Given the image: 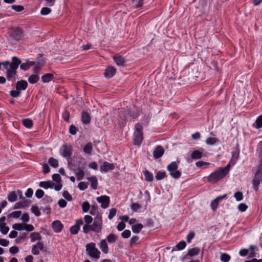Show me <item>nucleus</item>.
<instances>
[{
  "label": "nucleus",
  "mask_w": 262,
  "mask_h": 262,
  "mask_svg": "<svg viewBox=\"0 0 262 262\" xmlns=\"http://www.w3.org/2000/svg\"><path fill=\"white\" fill-rule=\"evenodd\" d=\"M9 201L13 202L17 200V194L15 191H11L8 195Z\"/></svg>",
  "instance_id": "34"
},
{
  "label": "nucleus",
  "mask_w": 262,
  "mask_h": 262,
  "mask_svg": "<svg viewBox=\"0 0 262 262\" xmlns=\"http://www.w3.org/2000/svg\"><path fill=\"white\" fill-rule=\"evenodd\" d=\"M88 183L84 182H81L78 184V187L81 190H84L88 188Z\"/></svg>",
  "instance_id": "46"
},
{
  "label": "nucleus",
  "mask_w": 262,
  "mask_h": 262,
  "mask_svg": "<svg viewBox=\"0 0 262 262\" xmlns=\"http://www.w3.org/2000/svg\"><path fill=\"white\" fill-rule=\"evenodd\" d=\"M230 257L226 253H223L221 255V260L223 262H228L229 261Z\"/></svg>",
  "instance_id": "47"
},
{
  "label": "nucleus",
  "mask_w": 262,
  "mask_h": 262,
  "mask_svg": "<svg viewBox=\"0 0 262 262\" xmlns=\"http://www.w3.org/2000/svg\"><path fill=\"white\" fill-rule=\"evenodd\" d=\"M143 173L145 177V180L147 182H152L154 180V176L152 173L148 171L147 170H145L143 171Z\"/></svg>",
  "instance_id": "24"
},
{
  "label": "nucleus",
  "mask_w": 262,
  "mask_h": 262,
  "mask_svg": "<svg viewBox=\"0 0 262 262\" xmlns=\"http://www.w3.org/2000/svg\"><path fill=\"white\" fill-rule=\"evenodd\" d=\"M81 120L84 124L89 123L91 120L89 114L85 112H83L81 115Z\"/></svg>",
  "instance_id": "25"
},
{
  "label": "nucleus",
  "mask_w": 262,
  "mask_h": 262,
  "mask_svg": "<svg viewBox=\"0 0 262 262\" xmlns=\"http://www.w3.org/2000/svg\"><path fill=\"white\" fill-rule=\"evenodd\" d=\"M51 12V10L50 8L48 7H43L41 10L40 13L41 15H46L49 14Z\"/></svg>",
  "instance_id": "49"
},
{
  "label": "nucleus",
  "mask_w": 262,
  "mask_h": 262,
  "mask_svg": "<svg viewBox=\"0 0 262 262\" xmlns=\"http://www.w3.org/2000/svg\"><path fill=\"white\" fill-rule=\"evenodd\" d=\"M176 247L178 250H182L186 247V243L184 241H181L177 245Z\"/></svg>",
  "instance_id": "60"
},
{
  "label": "nucleus",
  "mask_w": 262,
  "mask_h": 262,
  "mask_svg": "<svg viewBox=\"0 0 262 262\" xmlns=\"http://www.w3.org/2000/svg\"><path fill=\"white\" fill-rule=\"evenodd\" d=\"M10 35L15 40H19L23 37V32L20 29H15L12 30Z\"/></svg>",
  "instance_id": "9"
},
{
  "label": "nucleus",
  "mask_w": 262,
  "mask_h": 262,
  "mask_svg": "<svg viewBox=\"0 0 262 262\" xmlns=\"http://www.w3.org/2000/svg\"><path fill=\"white\" fill-rule=\"evenodd\" d=\"M219 141L218 139L215 137H209L206 139L205 142L208 145H213L217 143Z\"/></svg>",
  "instance_id": "29"
},
{
  "label": "nucleus",
  "mask_w": 262,
  "mask_h": 262,
  "mask_svg": "<svg viewBox=\"0 0 262 262\" xmlns=\"http://www.w3.org/2000/svg\"><path fill=\"white\" fill-rule=\"evenodd\" d=\"M130 231L129 230H125L121 233V235L122 237L127 238L130 237Z\"/></svg>",
  "instance_id": "62"
},
{
  "label": "nucleus",
  "mask_w": 262,
  "mask_h": 262,
  "mask_svg": "<svg viewBox=\"0 0 262 262\" xmlns=\"http://www.w3.org/2000/svg\"><path fill=\"white\" fill-rule=\"evenodd\" d=\"M114 168V164L113 163H110L107 162H104L100 166V169L102 172H106L110 170H113Z\"/></svg>",
  "instance_id": "10"
},
{
  "label": "nucleus",
  "mask_w": 262,
  "mask_h": 262,
  "mask_svg": "<svg viewBox=\"0 0 262 262\" xmlns=\"http://www.w3.org/2000/svg\"><path fill=\"white\" fill-rule=\"evenodd\" d=\"M167 170L170 173V175L174 179H178L181 177V173L178 169V165L176 162H172L167 166Z\"/></svg>",
  "instance_id": "5"
},
{
  "label": "nucleus",
  "mask_w": 262,
  "mask_h": 262,
  "mask_svg": "<svg viewBox=\"0 0 262 262\" xmlns=\"http://www.w3.org/2000/svg\"><path fill=\"white\" fill-rule=\"evenodd\" d=\"M202 157V153L199 150H195L191 154V158L192 159L196 160L200 159Z\"/></svg>",
  "instance_id": "30"
},
{
  "label": "nucleus",
  "mask_w": 262,
  "mask_h": 262,
  "mask_svg": "<svg viewBox=\"0 0 262 262\" xmlns=\"http://www.w3.org/2000/svg\"><path fill=\"white\" fill-rule=\"evenodd\" d=\"M133 6L136 8H141L143 5L144 0H132Z\"/></svg>",
  "instance_id": "35"
},
{
  "label": "nucleus",
  "mask_w": 262,
  "mask_h": 262,
  "mask_svg": "<svg viewBox=\"0 0 262 262\" xmlns=\"http://www.w3.org/2000/svg\"><path fill=\"white\" fill-rule=\"evenodd\" d=\"M23 125L27 127L31 128L33 125L32 121L30 119H25L23 120Z\"/></svg>",
  "instance_id": "39"
},
{
  "label": "nucleus",
  "mask_w": 262,
  "mask_h": 262,
  "mask_svg": "<svg viewBox=\"0 0 262 262\" xmlns=\"http://www.w3.org/2000/svg\"><path fill=\"white\" fill-rule=\"evenodd\" d=\"M84 222H85V225H90V224L93 221V218L91 216L89 215H86L84 217Z\"/></svg>",
  "instance_id": "57"
},
{
  "label": "nucleus",
  "mask_w": 262,
  "mask_h": 262,
  "mask_svg": "<svg viewBox=\"0 0 262 262\" xmlns=\"http://www.w3.org/2000/svg\"><path fill=\"white\" fill-rule=\"evenodd\" d=\"M196 13L199 15L201 14H207L208 13L209 7L206 0L199 1L198 6H196Z\"/></svg>",
  "instance_id": "6"
},
{
  "label": "nucleus",
  "mask_w": 262,
  "mask_h": 262,
  "mask_svg": "<svg viewBox=\"0 0 262 262\" xmlns=\"http://www.w3.org/2000/svg\"><path fill=\"white\" fill-rule=\"evenodd\" d=\"M256 127L257 128L262 127V115L259 116L256 120Z\"/></svg>",
  "instance_id": "50"
},
{
  "label": "nucleus",
  "mask_w": 262,
  "mask_h": 262,
  "mask_svg": "<svg viewBox=\"0 0 262 262\" xmlns=\"http://www.w3.org/2000/svg\"><path fill=\"white\" fill-rule=\"evenodd\" d=\"M43 194L44 192L41 189H38L35 192V195L38 199L41 198L43 196Z\"/></svg>",
  "instance_id": "63"
},
{
  "label": "nucleus",
  "mask_w": 262,
  "mask_h": 262,
  "mask_svg": "<svg viewBox=\"0 0 262 262\" xmlns=\"http://www.w3.org/2000/svg\"><path fill=\"white\" fill-rule=\"evenodd\" d=\"M226 196V194H224L223 195L218 196L216 199L213 200L212 201V202L211 203V207L212 209L213 210L215 211L218 206L219 202L221 200H223L224 198H225Z\"/></svg>",
  "instance_id": "13"
},
{
  "label": "nucleus",
  "mask_w": 262,
  "mask_h": 262,
  "mask_svg": "<svg viewBox=\"0 0 262 262\" xmlns=\"http://www.w3.org/2000/svg\"><path fill=\"white\" fill-rule=\"evenodd\" d=\"M79 227L78 226L74 225L72 226L70 228V232L73 234H76L78 233L79 230Z\"/></svg>",
  "instance_id": "48"
},
{
  "label": "nucleus",
  "mask_w": 262,
  "mask_h": 262,
  "mask_svg": "<svg viewBox=\"0 0 262 262\" xmlns=\"http://www.w3.org/2000/svg\"><path fill=\"white\" fill-rule=\"evenodd\" d=\"M11 8L17 12H21L24 9V7L20 5H12Z\"/></svg>",
  "instance_id": "58"
},
{
  "label": "nucleus",
  "mask_w": 262,
  "mask_h": 262,
  "mask_svg": "<svg viewBox=\"0 0 262 262\" xmlns=\"http://www.w3.org/2000/svg\"><path fill=\"white\" fill-rule=\"evenodd\" d=\"M31 211L36 216L40 215V212L37 206H32L31 208Z\"/></svg>",
  "instance_id": "61"
},
{
  "label": "nucleus",
  "mask_w": 262,
  "mask_h": 262,
  "mask_svg": "<svg viewBox=\"0 0 262 262\" xmlns=\"http://www.w3.org/2000/svg\"><path fill=\"white\" fill-rule=\"evenodd\" d=\"M52 225L53 230L57 233L60 232L63 228V225L59 221H54Z\"/></svg>",
  "instance_id": "14"
},
{
  "label": "nucleus",
  "mask_w": 262,
  "mask_h": 262,
  "mask_svg": "<svg viewBox=\"0 0 262 262\" xmlns=\"http://www.w3.org/2000/svg\"><path fill=\"white\" fill-rule=\"evenodd\" d=\"M35 64V62L29 61L20 64V68L21 70L26 71L29 69L31 67Z\"/></svg>",
  "instance_id": "22"
},
{
  "label": "nucleus",
  "mask_w": 262,
  "mask_h": 262,
  "mask_svg": "<svg viewBox=\"0 0 262 262\" xmlns=\"http://www.w3.org/2000/svg\"><path fill=\"white\" fill-rule=\"evenodd\" d=\"M39 79V77L37 75H31L29 78L28 81L30 83L34 84L36 83Z\"/></svg>",
  "instance_id": "37"
},
{
  "label": "nucleus",
  "mask_w": 262,
  "mask_h": 262,
  "mask_svg": "<svg viewBox=\"0 0 262 262\" xmlns=\"http://www.w3.org/2000/svg\"><path fill=\"white\" fill-rule=\"evenodd\" d=\"M97 201L101 203V206L103 208H106L108 206L110 203V198L106 195H102L97 197Z\"/></svg>",
  "instance_id": "8"
},
{
  "label": "nucleus",
  "mask_w": 262,
  "mask_h": 262,
  "mask_svg": "<svg viewBox=\"0 0 262 262\" xmlns=\"http://www.w3.org/2000/svg\"><path fill=\"white\" fill-rule=\"evenodd\" d=\"M229 171V165L220 168L212 172L208 177V181L212 184H214L224 178Z\"/></svg>",
  "instance_id": "1"
},
{
  "label": "nucleus",
  "mask_w": 262,
  "mask_h": 262,
  "mask_svg": "<svg viewBox=\"0 0 262 262\" xmlns=\"http://www.w3.org/2000/svg\"><path fill=\"white\" fill-rule=\"evenodd\" d=\"M100 248L103 253L105 254L108 253V248L106 239H102L100 243Z\"/></svg>",
  "instance_id": "23"
},
{
  "label": "nucleus",
  "mask_w": 262,
  "mask_h": 262,
  "mask_svg": "<svg viewBox=\"0 0 262 262\" xmlns=\"http://www.w3.org/2000/svg\"><path fill=\"white\" fill-rule=\"evenodd\" d=\"M44 245L42 242H38L35 245L33 246L32 248V253L34 255H38L39 253V250H43Z\"/></svg>",
  "instance_id": "11"
},
{
  "label": "nucleus",
  "mask_w": 262,
  "mask_h": 262,
  "mask_svg": "<svg viewBox=\"0 0 262 262\" xmlns=\"http://www.w3.org/2000/svg\"><path fill=\"white\" fill-rule=\"evenodd\" d=\"M142 126L139 124L136 125V130L134 134V143L135 145H139L143 140Z\"/></svg>",
  "instance_id": "4"
},
{
  "label": "nucleus",
  "mask_w": 262,
  "mask_h": 262,
  "mask_svg": "<svg viewBox=\"0 0 262 262\" xmlns=\"http://www.w3.org/2000/svg\"><path fill=\"white\" fill-rule=\"evenodd\" d=\"M21 215V212L20 211H15L11 213L9 216L12 218H18Z\"/></svg>",
  "instance_id": "40"
},
{
  "label": "nucleus",
  "mask_w": 262,
  "mask_h": 262,
  "mask_svg": "<svg viewBox=\"0 0 262 262\" xmlns=\"http://www.w3.org/2000/svg\"><path fill=\"white\" fill-rule=\"evenodd\" d=\"M166 176L165 171H159L157 172L155 178L158 181H160L165 178Z\"/></svg>",
  "instance_id": "33"
},
{
  "label": "nucleus",
  "mask_w": 262,
  "mask_h": 262,
  "mask_svg": "<svg viewBox=\"0 0 262 262\" xmlns=\"http://www.w3.org/2000/svg\"><path fill=\"white\" fill-rule=\"evenodd\" d=\"M163 148L160 146H157L153 152V156L155 158L158 159L162 157L164 154Z\"/></svg>",
  "instance_id": "16"
},
{
  "label": "nucleus",
  "mask_w": 262,
  "mask_h": 262,
  "mask_svg": "<svg viewBox=\"0 0 262 262\" xmlns=\"http://www.w3.org/2000/svg\"><path fill=\"white\" fill-rule=\"evenodd\" d=\"M115 62L118 66H121L125 63V60L123 57L120 56H115L113 57Z\"/></svg>",
  "instance_id": "26"
},
{
  "label": "nucleus",
  "mask_w": 262,
  "mask_h": 262,
  "mask_svg": "<svg viewBox=\"0 0 262 262\" xmlns=\"http://www.w3.org/2000/svg\"><path fill=\"white\" fill-rule=\"evenodd\" d=\"M34 228L33 225L30 224H25L24 230L27 231H32L34 230Z\"/></svg>",
  "instance_id": "64"
},
{
  "label": "nucleus",
  "mask_w": 262,
  "mask_h": 262,
  "mask_svg": "<svg viewBox=\"0 0 262 262\" xmlns=\"http://www.w3.org/2000/svg\"><path fill=\"white\" fill-rule=\"evenodd\" d=\"M62 196L67 200L70 201L72 200V197L68 191H64L62 193Z\"/></svg>",
  "instance_id": "56"
},
{
  "label": "nucleus",
  "mask_w": 262,
  "mask_h": 262,
  "mask_svg": "<svg viewBox=\"0 0 262 262\" xmlns=\"http://www.w3.org/2000/svg\"><path fill=\"white\" fill-rule=\"evenodd\" d=\"M117 210L116 208H112L110 210L108 217L110 220H112L116 214Z\"/></svg>",
  "instance_id": "51"
},
{
  "label": "nucleus",
  "mask_w": 262,
  "mask_h": 262,
  "mask_svg": "<svg viewBox=\"0 0 262 262\" xmlns=\"http://www.w3.org/2000/svg\"><path fill=\"white\" fill-rule=\"evenodd\" d=\"M248 208V206L245 203H241L238 205V209L242 212L245 211Z\"/></svg>",
  "instance_id": "53"
},
{
  "label": "nucleus",
  "mask_w": 262,
  "mask_h": 262,
  "mask_svg": "<svg viewBox=\"0 0 262 262\" xmlns=\"http://www.w3.org/2000/svg\"><path fill=\"white\" fill-rule=\"evenodd\" d=\"M54 183L51 181H42L39 183V186L45 189L53 188L54 186Z\"/></svg>",
  "instance_id": "19"
},
{
  "label": "nucleus",
  "mask_w": 262,
  "mask_h": 262,
  "mask_svg": "<svg viewBox=\"0 0 262 262\" xmlns=\"http://www.w3.org/2000/svg\"><path fill=\"white\" fill-rule=\"evenodd\" d=\"M50 165L54 168H56L58 166V161L57 159H54V158H50L48 161Z\"/></svg>",
  "instance_id": "36"
},
{
  "label": "nucleus",
  "mask_w": 262,
  "mask_h": 262,
  "mask_svg": "<svg viewBox=\"0 0 262 262\" xmlns=\"http://www.w3.org/2000/svg\"><path fill=\"white\" fill-rule=\"evenodd\" d=\"M234 196L237 201H240L243 199V194L242 192L238 191L234 193Z\"/></svg>",
  "instance_id": "43"
},
{
  "label": "nucleus",
  "mask_w": 262,
  "mask_h": 262,
  "mask_svg": "<svg viewBox=\"0 0 262 262\" xmlns=\"http://www.w3.org/2000/svg\"><path fill=\"white\" fill-rule=\"evenodd\" d=\"M54 78L53 74L51 73L46 74L42 76L41 80L43 83H47L52 80Z\"/></svg>",
  "instance_id": "21"
},
{
  "label": "nucleus",
  "mask_w": 262,
  "mask_h": 262,
  "mask_svg": "<svg viewBox=\"0 0 262 262\" xmlns=\"http://www.w3.org/2000/svg\"><path fill=\"white\" fill-rule=\"evenodd\" d=\"M31 241L34 242L35 241L41 239V236L38 232H32L30 234Z\"/></svg>",
  "instance_id": "27"
},
{
  "label": "nucleus",
  "mask_w": 262,
  "mask_h": 262,
  "mask_svg": "<svg viewBox=\"0 0 262 262\" xmlns=\"http://www.w3.org/2000/svg\"><path fill=\"white\" fill-rule=\"evenodd\" d=\"M87 179L90 182L92 189L96 190L97 188L98 180L96 177H89Z\"/></svg>",
  "instance_id": "20"
},
{
  "label": "nucleus",
  "mask_w": 262,
  "mask_h": 262,
  "mask_svg": "<svg viewBox=\"0 0 262 262\" xmlns=\"http://www.w3.org/2000/svg\"><path fill=\"white\" fill-rule=\"evenodd\" d=\"M28 86V83L26 81L21 80L16 83V89L19 91L25 90Z\"/></svg>",
  "instance_id": "15"
},
{
  "label": "nucleus",
  "mask_w": 262,
  "mask_h": 262,
  "mask_svg": "<svg viewBox=\"0 0 262 262\" xmlns=\"http://www.w3.org/2000/svg\"><path fill=\"white\" fill-rule=\"evenodd\" d=\"M200 250L198 248H193L188 250L187 256H194L199 254Z\"/></svg>",
  "instance_id": "28"
},
{
  "label": "nucleus",
  "mask_w": 262,
  "mask_h": 262,
  "mask_svg": "<svg viewBox=\"0 0 262 262\" xmlns=\"http://www.w3.org/2000/svg\"><path fill=\"white\" fill-rule=\"evenodd\" d=\"M20 94V91L17 89H16V90L11 91L10 92V95H11V96L14 98L18 97Z\"/></svg>",
  "instance_id": "52"
},
{
  "label": "nucleus",
  "mask_w": 262,
  "mask_h": 262,
  "mask_svg": "<svg viewBox=\"0 0 262 262\" xmlns=\"http://www.w3.org/2000/svg\"><path fill=\"white\" fill-rule=\"evenodd\" d=\"M92 150V145L91 143H87L83 148V151L85 154H91Z\"/></svg>",
  "instance_id": "38"
},
{
  "label": "nucleus",
  "mask_w": 262,
  "mask_h": 262,
  "mask_svg": "<svg viewBox=\"0 0 262 262\" xmlns=\"http://www.w3.org/2000/svg\"><path fill=\"white\" fill-rule=\"evenodd\" d=\"M139 238L138 236H133L130 239V244L133 246L134 245H137L139 243Z\"/></svg>",
  "instance_id": "45"
},
{
  "label": "nucleus",
  "mask_w": 262,
  "mask_h": 262,
  "mask_svg": "<svg viewBox=\"0 0 262 262\" xmlns=\"http://www.w3.org/2000/svg\"><path fill=\"white\" fill-rule=\"evenodd\" d=\"M9 228L7 226H6V224L0 226V230L1 232L4 234H7L9 231Z\"/></svg>",
  "instance_id": "54"
},
{
  "label": "nucleus",
  "mask_w": 262,
  "mask_h": 262,
  "mask_svg": "<svg viewBox=\"0 0 262 262\" xmlns=\"http://www.w3.org/2000/svg\"><path fill=\"white\" fill-rule=\"evenodd\" d=\"M52 179L53 181H54L57 183H60V182L61 181V177L58 173L54 174L52 176Z\"/></svg>",
  "instance_id": "59"
},
{
  "label": "nucleus",
  "mask_w": 262,
  "mask_h": 262,
  "mask_svg": "<svg viewBox=\"0 0 262 262\" xmlns=\"http://www.w3.org/2000/svg\"><path fill=\"white\" fill-rule=\"evenodd\" d=\"M239 158V152L235 151L232 152V158L230 160V161L228 163L227 165H229V168L231 166H233L237 161Z\"/></svg>",
  "instance_id": "18"
},
{
  "label": "nucleus",
  "mask_w": 262,
  "mask_h": 262,
  "mask_svg": "<svg viewBox=\"0 0 262 262\" xmlns=\"http://www.w3.org/2000/svg\"><path fill=\"white\" fill-rule=\"evenodd\" d=\"M90 208V205L89 202H84L82 205V209L83 212H86L89 211Z\"/></svg>",
  "instance_id": "44"
},
{
  "label": "nucleus",
  "mask_w": 262,
  "mask_h": 262,
  "mask_svg": "<svg viewBox=\"0 0 262 262\" xmlns=\"http://www.w3.org/2000/svg\"><path fill=\"white\" fill-rule=\"evenodd\" d=\"M86 251L90 257L95 259L100 258V252L96 247V244L94 243L87 244L85 246Z\"/></svg>",
  "instance_id": "3"
},
{
  "label": "nucleus",
  "mask_w": 262,
  "mask_h": 262,
  "mask_svg": "<svg viewBox=\"0 0 262 262\" xmlns=\"http://www.w3.org/2000/svg\"><path fill=\"white\" fill-rule=\"evenodd\" d=\"M143 226L141 224H138L132 226V229L133 232L138 233L140 232Z\"/></svg>",
  "instance_id": "31"
},
{
  "label": "nucleus",
  "mask_w": 262,
  "mask_h": 262,
  "mask_svg": "<svg viewBox=\"0 0 262 262\" xmlns=\"http://www.w3.org/2000/svg\"><path fill=\"white\" fill-rule=\"evenodd\" d=\"M117 238V236L113 234H110L107 237V241L110 243H114L116 241Z\"/></svg>",
  "instance_id": "41"
},
{
  "label": "nucleus",
  "mask_w": 262,
  "mask_h": 262,
  "mask_svg": "<svg viewBox=\"0 0 262 262\" xmlns=\"http://www.w3.org/2000/svg\"><path fill=\"white\" fill-rule=\"evenodd\" d=\"M25 224L16 223L13 225V228L17 230H24Z\"/></svg>",
  "instance_id": "42"
},
{
  "label": "nucleus",
  "mask_w": 262,
  "mask_h": 262,
  "mask_svg": "<svg viewBox=\"0 0 262 262\" xmlns=\"http://www.w3.org/2000/svg\"><path fill=\"white\" fill-rule=\"evenodd\" d=\"M76 176L77 177V179L78 180H80L83 178V177L84 176V172L83 171V170L79 169L78 170V171H77L76 173Z\"/></svg>",
  "instance_id": "55"
},
{
  "label": "nucleus",
  "mask_w": 262,
  "mask_h": 262,
  "mask_svg": "<svg viewBox=\"0 0 262 262\" xmlns=\"http://www.w3.org/2000/svg\"><path fill=\"white\" fill-rule=\"evenodd\" d=\"M102 221L101 216H97L92 225H84L83 227V231L85 233H88L90 231L99 233L101 231Z\"/></svg>",
  "instance_id": "2"
},
{
  "label": "nucleus",
  "mask_w": 262,
  "mask_h": 262,
  "mask_svg": "<svg viewBox=\"0 0 262 262\" xmlns=\"http://www.w3.org/2000/svg\"><path fill=\"white\" fill-rule=\"evenodd\" d=\"M29 202L27 201H25L21 202H17L16 203L14 206V209H18L20 208H24L28 205Z\"/></svg>",
  "instance_id": "32"
},
{
  "label": "nucleus",
  "mask_w": 262,
  "mask_h": 262,
  "mask_svg": "<svg viewBox=\"0 0 262 262\" xmlns=\"http://www.w3.org/2000/svg\"><path fill=\"white\" fill-rule=\"evenodd\" d=\"M116 73V69L113 67H107L104 72V75L106 78H110L113 77Z\"/></svg>",
  "instance_id": "17"
},
{
  "label": "nucleus",
  "mask_w": 262,
  "mask_h": 262,
  "mask_svg": "<svg viewBox=\"0 0 262 262\" xmlns=\"http://www.w3.org/2000/svg\"><path fill=\"white\" fill-rule=\"evenodd\" d=\"M262 178V172L257 171L255 174L254 178L253 180V185L254 189L257 191L258 190V187L260 184V181Z\"/></svg>",
  "instance_id": "7"
},
{
  "label": "nucleus",
  "mask_w": 262,
  "mask_h": 262,
  "mask_svg": "<svg viewBox=\"0 0 262 262\" xmlns=\"http://www.w3.org/2000/svg\"><path fill=\"white\" fill-rule=\"evenodd\" d=\"M63 152L62 156L65 158H69L72 155V147L70 144H64L62 146Z\"/></svg>",
  "instance_id": "12"
}]
</instances>
